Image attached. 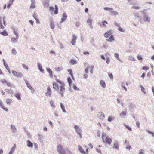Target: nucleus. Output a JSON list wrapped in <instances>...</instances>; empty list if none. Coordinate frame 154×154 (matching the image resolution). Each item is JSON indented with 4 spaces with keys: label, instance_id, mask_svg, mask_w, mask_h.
Listing matches in <instances>:
<instances>
[{
    "label": "nucleus",
    "instance_id": "54",
    "mask_svg": "<svg viewBox=\"0 0 154 154\" xmlns=\"http://www.w3.org/2000/svg\"><path fill=\"white\" fill-rule=\"evenodd\" d=\"M140 7L137 6H133L132 7V8L133 9H138L140 8Z\"/></svg>",
    "mask_w": 154,
    "mask_h": 154
},
{
    "label": "nucleus",
    "instance_id": "31",
    "mask_svg": "<svg viewBox=\"0 0 154 154\" xmlns=\"http://www.w3.org/2000/svg\"><path fill=\"white\" fill-rule=\"evenodd\" d=\"M118 14V13L117 12L111 11V15L112 16H115Z\"/></svg>",
    "mask_w": 154,
    "mask_h": 154
},
{
    "label": "nucleus",
    "instance_id": "45",
    "mask_svg": "<svg viewBox=\"0 0 154 154\" xmlns=\"http://www.w3.org/2000/svg\"><path fill=\"white\" fill-rule=\"evenodd\" d=\"M11 128L12 129L13 131L14 132L16 130L15 127L13 125H11Z\"/></svg>",
    "mask_w": 154,
    "mask_h": 154
},
{
    "label": "nucleus",
    "instance_id": "44",
    "mask_svg": "<svg viewBox=\"0 0 154 154\" xmlns=\"http://www.w3.org/2000/svg\"><path fill=\"white\" fill-rule=\"evenodd\" d=\"M143 69L146 71L149 69V67L147 66H144L143 68Z\"/></svg>",
    "mask_w": 154,
    "mask_h": 154
},
{
    "label": "nucleus",
    "instance_id": "23",
    "mask_svg": "<svg viewBox=\"0 0 154 154\" xmlns=\"http://www.w3.org/2000/svg\"><path fill=\"white\" fill-rule=\"evenodd\" d=\"M15 0H9V3L7 5V8H9Z\"/></svg>",
    "mask_w": 154,
    "mask_h": 154
},
{
    "label": "nucleus",
    "instance_id": "1",
    "mask_svg": "<svg viewBox=\"0 0 154 154\" xmlns=\"http://www.w3.org/2000/svg\"><path fill=\"white\" fill-rule=\"evenodd\" d=\"M55 80L57 83L54 82H53V87L55 91H57L60 94L61 96H64V93L65 91V85L63 82L60 80L56 77Z\"/></svg>",
    "mask_w": 154,
    "mask_h": 154
},
{
    "label": "nucleus",
    "instance_id": "62",
    "mask_svg": "<svg viewBox=\"0 0 154 154\" xmlns=\"http://www.w3.org/2000/svg\"><path fill=\"white\" fill-rule=\"evenodd\" d=\"M118 30L121 32H124V30H123V29L120 26L119 27H118Z\"/></svg>",
    "mask_w": 154,
    "mask_h": 154
},
{
    "label": "nucleus",
    "instance_id": "34",
    "mask_svg": "<svg viewBox=\"0 0 154 154\" xmlns=\"http://www.w3.org/2000/svg\"><path fill=\"white\" fill-rule=\"evenodd\" d=\"M3 61H4V66L5 67L7 70L9 71V68L8 65L6 63L5 61L4 60H3Z\"/></svg>",
    "mask_w": 154,
    "mask_h": 154
},
{
    "label": "nucleus",
    "instance_id": "51",
    "mask_svg": "<svg viewBox=\"0 0 154 154\" xmlns=\"http://www.w3.org/2000/svg\"><path fill=\"white\" fill-rule=\"evenodd\" d=\"M89 68V67L88 66L85 69V71L86 73H88V71Z\"/></svg>",
    "mask_w": 154,
    "mask_h": 154
},
{
    "label": "nucleus",
    "instance_id": "7",
    "mask_svg": "<svg viewBox=\"0 0 154 154\" xmlns=\"http://www.w3.org/2000/svg\"><path fill=\"white\" fill-rule=\"evenodd\" d=\"M74 128L75 129V130L76 131V132L79 135L80 138H82V136L81 135V130L78 127L75 125V127Z\"/></svg>",
    "mask_w": 154,
    "mask_h": 154
},
{
    "label": "nucleus",
    "instance_id": "40",
    "mask_svg": "<svg viewBox=\"0 0 154 154\" xmlns=\"http://www.w3.org/2000/svg\"><path fill=\"white\" fill-rule=\"evenodd\" d=\"M137 59L140 60L142 61V60L143 58L141 56H140L139 55H137Z\"/></svg>",
    "mask_w": 154,
    "mask_h": 154
},
{
    "label": "nucleus",
    "instance_id": "41",
    "mask_svg": "<svg viewBox=\"0 0 154 154\" xmlns=\"http://www.w3.org/2000/svg\"><path fill=\"white\" fill-rule=\"evenodd\" d=\"M50 103L51 104V106L52 107H55L54 104V102L52 100L50 101Z\"/></svg>",
    "mask_w": 154,
    "mask_h": 154
},
{
    "label": "nucleus",
    "instance_id": "20",
    "mask_svg": "<svg viewBox=\"0 0 154 154\" xmlns=\"http://www.w3.org/2000/svg\"><path fill=\"white\" fill-rule=\"evenodd\" d=\"M92 20L91 18H89L87 20V23L90 24V27L91 28H93V26L92 25Z\"/></svg>",
    "mask_w": 154,
    "mask_h": 154
},
{
    "label": "nucleus",
    "instance_id": "4",
    "mask_svg": "<svg viewBox=\"0 0 154 154\" xmlns=\"http://www.w3.org/2000/svg\"><path fill=\"white\" fill-rule=\"evenodd\" d=\"M2 17L0 16V28L3 29L4 28V26H6V24L4 18L3 17L2 20Z\"/></svg>",
    "mask_w": 154,
    "mask_h": 154
},
{
    "label": "nucleus",
    "instance_id": "8",
    "mask_svg": "<svg viewBox=\"0 0 154 154\" xmlns=\"http://www.w3.org/2000/svg\"><path fill=\"white\" fill-rule=\"evenodd\" d=\"M112 34V31L109 30L106 32L104 34V36L106 38H108Z\"/></svg>",
    "mask_w": 154,
    "mask_h": 154
},
{
    "label": "nucleus",
    "instance_id": "22",
    "mask_svg": "<svg viewBox=\"0 0 154 154\" xmlns=\"http://www.w3.org/2000/svg\"><path fill=\"white\" fill-rule=\"evenodd\" d=\"M5 91L8 94H12L14 93V91L11 89H6Z\"/></svg>",
    "mask_w": 154,
    "mask_h": 154
},
{
    "label": "nucleus",
    "instance_id": "43",
    "mask_svg": "<svg viewBox=\"0 0 154 154\" xmlns=\"http://www.w3.org/2000/svg\"><path fill=\"white\" fill-rule=\"evenodd\" d=\"M68 72H69L70 74V75L71 77L73 78V75L72 73V71L71 69H68Z\"/></svg>",
    "mask_w": 154,
    "mask_h": 154
},
{
    "label": "nucleus",
    "instance_id": "33",
    "mask_svg": "<svg viewBox=\"0 0 154 154\" xmlns=\"http://www.w3.org/2000/svg\"><path fill=\"white\" fill-rule=\"evenodd\" d=\"M47 71L48 72L49 75L51 76H52V71L49 68L47 69Z\"/></svg>",
    "mask_w": 154,
    "mask_h": 154
},
{
    "label": "nucleus",
    "instance_id": "50",
    "mask_svg": "<svg viewBox=\"0 0 154 154\" xmlns=\"http://www.w3.org/2000/svg\"><path fill=\"white\" fill-rule=\"evenodd\" d=\"M115 56L118 60L119 59V54L117 53H115Z\"/></svg>",
    "mask_w": 154,
    "mask_h": 154
},
{
    "label": "nucleus",
    "instance_id": "49",
    "mask_svg": "<svg viewBox=\"0 0 154 154\" xmlns=\"http://www.w3.org/2000/svg\"><path fill=\"white\" fill-rule=\"evenodd\" d=\"M73 88L74 90H79V89L74 85H73Z\"/></svg>",
    "mask_w": 154,
    "mask_h": 154
},
{
    "label": "nucleus",
    "instance_id": "15",
    "mask_svg": "<svg viewBox=\"0 0 154 154\" xmlns=\"http://www.w3.org/2000/svg\"><path fill=\"white\" fill-rule=\"evenodd\" d=\"M78 150L81 152V153L83 154H86L84 150L82 148L80 145L78 146Z\"/></svg>",
    "mask_w": 154,
    "mask_h": 154
},
{
    "label": "nucleus",
    "instance_id": "59",
    "mask_svg": "<svg viewBox=\"0 0 154 154\" xmlns=\"http://www.w3.org/2000/svg\"><path fill=\"white\" fill-rule=\"evenodd\" d=\"M54 8L52 7H50V11H53L54 10Z\"/></svg>",
    "mask_w": 154,
    "mask_h": 154
},
{
    "label": "nucleus",
    "instance_id": "21",
    "mask_svg": "<svg viewBox=\"0 0 154 154\" xmlns=\"http://www.w3.org/2000/svg\"><path fill=\"white\" fill-rule=\"evenodd\" d=\"M67 17V15L66 14L64 13L63 15V18L61 19V22H63L66 20Z\"/></svg>",
    "mask_w": 154,
    "mask_h": 154
},
{
    "label": "nucleus",
    "instance_id": "19",
    "mask_svg": "<svg viewBox=\"0 0 154 154\" xmlns=\"http://www.w3.org/2000/svg\"><path fill=\"white\" fill-rule=\"evenodd\" d=\"M6 101L7 104L8 105H11V103L13 102L12 100L9 98L6 99Z\"/></svg>",
    "mask_w": 154,
    "mask_h": 154
},
{
    "label": "nucleus",
    "instance_id": "24",
    "mask_svg": "<svg viewBox=\"0 0 154 154\" xmlns=\"http://www.w3.org/2000/svg\"><path fill=\"white\" fill-rule=\"evenodd\" d=\"M64 154H72V152L69 149L67 148L65 150Z\"/></svg>",
    "mask_w": 154,
    "mask_h": 154
},
{
    "label": "nucleus",
    "instance_id": "37",
    "mask_svg": "<svg viewBox=\"0 0 154 154\" xmlns=\"http://www.w3.org/2000/svg\"><path fill=\"white\" fill-rule=\"evenodd\" d=\"M14 33L17 39H18L19 36L18 34L17 31L15 30L14 29Z\"/></svg>",
    "mask_w": 154,
    "mask_h": 154
},
{
    "label": "nucleus",
    "instance_id": "9",
    "mask_svg": "<svg viewBox=\"0 0 154 154\" xmlns=\"http://www.w3.org/2000/svg\"><path fill=\"white\" fill-rule=\"evenodd\" d=\"M52 92L50 87H48L47 88V92L45 93V94L46 96L51 97Z\"/></svg>",
    "mask_w": 154,
    "mask_h": 154
},
{
    "label": "nucleus",
    "instance_id": "57",
    "mask_svg": "<svg viewBox=\"0 0 154 154\" xmlns=\"http://www.w3.org/2000/svg\"><path fill=\"white\" fill-rule=\"evenodd\" d=\"M51 29H54V24L51 23Z\"/></svg>",
    "mask_w": 154,
    "mask_h": 154
},
{
    "label": "nucleus",
    "instance_id": "52",
    "mask_svg": "<svg viewBox=\"0 0 154 154\" xmlns=\"http://www.w3.org/2000/svg\"><path fill=\"white\" fill-rule=\"evenodd\" d=\"M109 76L110 78L112 80L113 79V77L111 73H109Z\"/></svg>",
    "mask_w": 154,
    "mask_h": 154
},
{
    "label": "nucleus",
    "instance_id": "48",
    "mask_svg": "<svg viewBox=\"0 0 154 154\" xmlns=\"http://www.w3.org/2000/svg\"><path fill=\"white\" fill-rule=\"evenodd\" d=\"M141 91H142V92L143 93L145 94H146V93L145 91L144 88L143 86H141Z\"/></svg>",
    "mask_w": 154,
    "mask_h": 154
},
{
    "label": "nucleus",
    "instance_id": "25",
    "mask_svg": "<svg viewBox=\"0 0 154 154\" xmlns=\"http://www.w3.org/2000/svg\"><path fill=\"white\" fill-rule=\"evenodd\" d=\"M100 84L101 86L103 88H104L106 86V84L105 82L103 80H101L100 82Z\"/></svg>",
    "mask_w": 154,
    "mask_h": 154
},
{
    "label": "nucleus",
    "instance_id": "56",
    "mask_svg": "<svg viewBox=\"0 0 154 154\" xmlns=\"http://www.w3.org/2000/svg\"><path fill=\"white\" fill-rule=\"evenodd\" d=\"M139 154H144V150L141 149L139 151Z\"/></svg>",
    "mask_w": 154,
    "mask_h": 154
},
{
    "label": "nucleus",
    "instance_id": "36",
    "mask_svg": "<svg viewBox=\"0 0 154 154\" xmlns=\"http://www.w3.org/2000/svg\"><path fill=\"white\" fill-rule=\"evenodd\" d=\"M0 33L2 35L6 36L8 35V34L7 32L5 31H4L3 32H0Z\"/></svg>",
    "mask_w": 154,
    "mask_h": 154
},
{
    "label": "nucleus",
    "instance_id": "47",
    "mask_svg": "<svg viewBox=\"0 0 154 154\" xmlns=\"http://www.w3.org/2000/svg\"><path fill=\"white\" fill-rule=\"evenodd\" d=\"M22 66H23V67L25 69H26V70H28V67H27V66H26V65H25V64H23L22 65Z\"/></svg>",
    "mask_w": 154,
    "mask_h": 154
},
{
    "label": "nucleus",
    "instance_id": "53",
    "mask_svg": "<svg viewBox=\"0 0 154 154\" xmlns=\"http://www.w3.org/2000/svg\"><path fill=\"white\" fill-rule=\"evenodd\" d=\"M17 39L16 38H11V41L12 42H15Z\"/></svg>",
    "mask_w": 154,
    "mask_h": 154
},
{
    "label": "nucleus",
    "instance_id": "2",
    "mask_svg": "<svg viewBox=\"0 0 154 154\" xmlns=\"http://www.w3.org/2000/svg\"><path fill=\"white\" fill-rule=\"evenodd\" d=\"M102 138L103 142L106 143L109 145L111 144L112 141V139L107 136L106 134L103 133L102 134Z\"/></svg>",
    "mask_w": 154,
    "mask_h": 154
},
{
    "label": "nucleus",
    "instance_id": "61",
    "mask_svg": "<svg viewBox=\"0 0 154 154\" xmlns=\"http://www.w3.org/2000/svg\"><path fill=\"white\" fill-rule=\"evenodd\" d=\"M56 70L58 71H60L62 69L61 67H58L56 68Z\"/></svg>",
    "mask_w": 154,
    "mask_h": 154
},
{
    "label": "nucleus",
    "instance_id": "39",
    "mask_svg": "<svg viewBox=\"0 0 154 154\" xmlns=\"http://www.w3.org/2000/svg\"><path fill=\"white\" fill-rule=\"evenodd\" d=\"M104 9L106 10H108L110 11H112L113 10V9L112 8L107 7H105L104 8Z\"/></svg>",
    "mask_w": 154,
    "mask_h": 154
},
{
    "label": "nucleus",
    "instance_id": "10",
    "mask_svg": "<svg viewBox=\"0 0 154 154\" xmlns=\"http://www.w3.org/2000/svg\"><path fill=\"white\" fill-rule=\"evenodd\" d=\"M76 36L75 35H72V40L71 41V44L73 45L75 44L76 42Z\"/></svg>",
    "mask_w": 154,
    "mask_h": 154
},
{
    "label": "nucleus",
    "instance_id": "14",
    "mask_svg": "<svg viewBox=\"0 0 154 154\" xmlns=\"http://www.w3.org/2000/svg\"><path fill=\"white\" fill-rule=\"evenodd\" d=\"M26 84L27 85V87L32 91V93H34V90L31 85L29 84L27 82H26Z\"/></svg>",
    "mask_w": 154,
    "mask_h": 154
},
{
    "label": "nucleus",
    "instance_id": "12",
    "mask_svg": "<svg viewBox=\"0 0 154 154\" xmlns=\"http://www.w3.org/2000/svg\"><path fill=\"white\" fill-rule=\"evenodd\" d=\"M97 116L100 119H103L104 118L105 115L103 112H100L98 113Z\"/></svg>",
    "mask_w": 154,
    "mask_h": 154
},
{
    "label": "nucleus",
    "instance_id": "27",
    "mask_svg": "<svg viewBox=\"0 0 154 154\" xmlns=\"http://www.w3.org/2000/svg\"><path fill=\"white\" fill-rule=\"evenodd\" d=\"M69 63L71 64L74 65L77 63V61L74 59H71L69 61Z\"/></svg>",
    "mask_w": 154,
    "mask_h": 154
},
{
    "label": "nucleus",
    "instance_id": "30",
    "mask_svg": "<svg viewBox=\"0 0 154 154\" xmlns=\"http://www.w3.org/2000/svg\"><path fill=\"white\" fill-rule=\"evenodd\" d=\"M55 10L54 11V13L55 14H57L58 13V8L57 5L55 6Z\"/></svg>",
    "mask_w": 154,
    "mask_h": 154
},
{
    "label": "nucleus",
    "instance_id": "58",
    "mask_svg": "<svg viewBox=\"0 0 154 154\" xmlns=\"http://www.w3.org/2000/svg\"><path fill=\"white\" fill-rule=\"evenodd\" d=\"M126 148L130 150L132 148L131 146L128 145L127 146Z\"/></svg>",
    "mask_w": 154,
    "mask_h": 154
},
{
    "label": "nucleus",
    "instance_id": "26",
    "mask_svg": "<svg viewBox=\"0 0 154 154\" xmlns=\"http://www.w3.org/2000/svg\"><path fill=\"white\" fill-rule=\"evenodd\" d=\"M27 146L29 147H32L33 144L29 140H28L27 142Z\"/></svg>",
    "mask_w": 154,
    "mask_h": 154
},
{
    "label": "nucleus",
    "instance_id": "6",
    "mask_svg": "<svg viewBox=\"0 0 154 154\" xmlns=\"http://www.w3.org/2000/svg\"><path fill=\"white\" fill-rule=\"evenodd\" d=\"M12 73L14 75L17 77H21L22 75V74L21 72H17L15 71L12 70Z\"/></svg>",
    "mask_w": 154,
    "mask_h": 154
},
{
    "label": "nucleus",
    "instance_id": "28",
    "mask_svg": "<svg viewBox=\"0 0 154 154\" xmlns=\"http://www.w3.org/2000/svg\"><path fill=\"white\" fill-rule=\"evenodd\" d=\"M38 66L39 68V69L40 70L41 72H44V70L42 69V66L39 63L38 64Z\"/></svg>",
    "mask_w": 154,
    "mask_h": 154
},
{
    "label": "nucleus",
    "instance_id": "3",
    "mask_svg": "<svg viewBox=\"0 0 154 154\" xmlns=\"http://www.w3.org/2000/svg\"><path fill=\"white\" fill-rule=\"evenodd\" d=\"M57 150L58 152L60 154H64L65 150H64L62 145L59 144L57 145Z\"/></svg>",
    "mask_w": 154,
    "mask_h": 154
},
{
    "label": "nucleus",
    "instance_id": "18",
    "mask_svg": "<svg viewBox=\"0 0 154 154\" xmlns=\"http://www.w3.org/2000/svg\"><path fill=\"white\" fill-rule=\"evenodd\" d=\"M108 24V23L107 22L104 20L102 22V24H101L100 26L102 27H105L106 26V24Z\"/></svg>",
    "mask_w": 154,
    "mask_h": 154
},
{
    "label": "nucleus",
    "instance_id": "29",
    "mask_svg": "<svg viewBox=\"0 0 154 154\" xmlns=\"http://www.w3.org/2000/svg\"><path fill=\"white\" fill-rule=\"evenodd\" d=\"M144 20L147 22H149L150 18L148 16L146 15L144 17Z\"/></svg>",
    "mask_w": 154,
    "mask_h": 154
},
{
    "label": "nucleus",
    "instance_id": "60",
    "mask_svg": "<svg viewBox=\"0 0 154 154\" xmlns=\"http://www.w3.org/2000/svg\"><path fill=\"white\" fill-rule=\"evenodd\" d=\"M106 62L107 64H108L110 61V59L108 57L106 58Z\"/></svg>",
    "mask_w": 154,
    "mask_h": 154
},
{
    "label": "nucleus",
    "instance_id": "11",
    "mask_svg": "<svg viewBox=\"0 0 154 154\" xmlns=\"http://www.w3.org/2000/svg\"><path fill=\"white\" fill-rule=\"evenodd\" d=\"M0 106L6 112L8 111V109L5 107L2 101L0 100Z\"/></svg>",
    "mask_w": 154,
    "mask_h": 154
},
{
    "label": "nucleus",
    "instance_id": "5",
    "mask_svg": "<svg viewBox=\"0 0 154 154\" xmlns=\"http://www.w3.org/2000/svg\"><path fill=\"white\" fill-rule=\"evenodd\" d=\"M0 82L3 84L5 85L6 84V85L9 87H12V85L10 82L8 81L5 79H1L0 80Z\"/></svg>",
    "mask_w": 154,
    "mask_h": 154
},
{
    "label": "nucleus",
    "instance_id": "42",
    "mask_svg": "<svg viewBox=\"0 0 154 154\" xmlns=\"http://www.w3.org/2000/svg\"><path fill=\"white\" fill-rule=\"evenodd\" d=\"M124 126H125L126 128H127V129H128L130 131H131V129L130 127L126 125H125Z\"/></svg>",
    "mask_w": 154,
    "mask_h": 154
},
{
    "label": "nucleus",
    "instance_id": "17",
    "mask_svg": "<svg viewBox=\"0 0 154 154\" xmlns=\"http://www.w3.org/2000/svg\"><path fill=\"white\" fill-rule=\"evenodd\" d=\"M114 40L113 35H111L108 39H106V41L109 42H112L114 41Z\"/></svg>",
    "mask_w": 154,
    "mask_h": 154
},
{
    "label": "nucleus",
    "instance_id": "55",
    "mask_svg": "<svg viewBox=\"0 0 154 154\" xmlns=\"http://www.w3.org/2000/svg\"><path fill=\"white\" fill-rule=\"evenodd\" d=\"M14 151L15 149H14V148H12L9 152L10 154H12V153L14 152Z\"/></svg>",
    "mask_w": 154,
    "mask_h": 154
},
{
    "label": "nucleus",
    "instance_id": "32",
    "mask_svg": "<svg viewBox=\"0 0 154 154\" xmlns=\"http://www.w3.org/2000/svg\"><path fill=\"white\" fill-rule=\"evenodd\" d=\"M67 81L69 84V85L71 86V84L72 83V80L70 77H68L67 78Z\"/></svg>",
    "mask_w": 154,
    "mask_h": 154
},
{
    "label": "nucleus",
    "instance_id": "13",
    "mask_svg": "<svg viewBox=\"0 0 154 154\" xmlns=\"http://www.w3.org/2000/svg\"><path fill=\"white\" fill-rule=\"evenodd\" d=\"M20 96L21 94L19 93H16L14 95L15 97L19 100H21Z\"/></svg>",
    "mask_w": 154,
    "mask_h": 154
},
{
    "label": "nucleus",
    "instance_id": "46",
    "mask_svg": "<svg viewBox=\"0 0 154 154\" xmlns=\"http://www.w3.org/2000/svg\"><path fill=\"white\" fill-rule=\"evenodd\" d=\"M12 53L14 54L15 55L17 54V52L15 49H13L12 51Z\"/></svg>",
    "mask_w": 154,
    "mask_h": 154
},
{
    "label": "nucleus",
    "instance_id": "16",
    "mask_svg": "<svg viewBox=\"0 0 154 154\" xmlns=\"http://www.w3.org/2000/svg\"><path fill=\"white\" fill-rule=\"evenodd\" d=\"M118 145V143L117 142H115L113 144V148L114 149H116L117 150L119 149V147Z\"/></svg>",
    "mask_w": 154,
    "mask_h": 154
},
{
    "label": "nucleus",
    "instance_id": "35",
    "mask_svg": "<svg viewBox=\"0 0 154 154\" xmlns=\"http://www.w3.org/2000/svg\"><path fill=\"white\" fill-rule=\"evenodd\" d=\"M35 3H32L30 6V8L31 9H34L35 8Z\"/></svg>",
    "mask_w": 154,
    "mask_h": 154
},
{
    "label": "nucleus",
    "instance_id": "63",
    "mask_svg": "<svg viewBox=\"0 0 154 154\" xmlns=\"http://www.w3.org/2000/svg\"><path fill=\"white\" fill-rule=\"evenodd\" d=\"M112 119H112L111 117L110 116L109 117L108 119V120L109 122H111V121H112Z\"/></svg>",
    "mask_w": 154,
    "mask_h": 154
},
{
    "label": "nucleus",
    "instance_id": "38",
    "mask_svg": "<svg viewBox=\"0 0 154 154\" xmlns=\"http://www.w3.org/2000/svg\"><path fill=\"white\" fill-rule=\"evenodd\" d=\"M60 106H61V107L62 109V111L64 112H66V111L65 110V109H64V106L63 105V104L61 103H60Z\"/></svg>",
    "mask_w": 154,
    "mask_h": 154
},
{
    "label": "nucleus",
    "instance_id": "64",
    "mask_svg": "<svg viewBox=\"0 0 154 154\" xmlns=\"http://www.w3.org/2000/svg\"><path fill=\"white\" fill-rule=\"evenodd\" d=\"M136 125L138 128H140V123L139 122H136Z\"/></svg>",
    "mask_w": 154,
    "mask_h": 154
}]
</instances>
